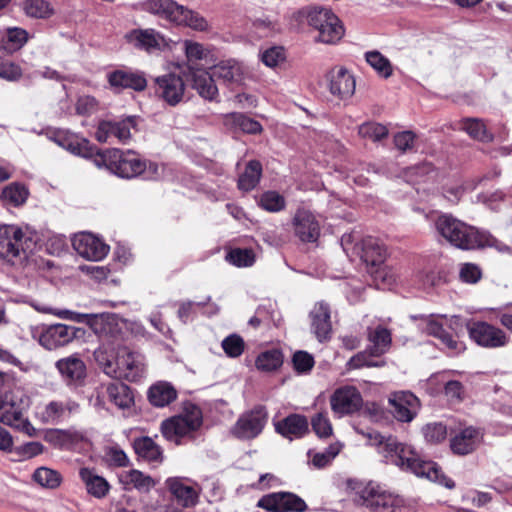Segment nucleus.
Masks as SVG:
<instances>
[{"label": "nucleus", "mask_w": 512, "mask_h": 512, "mask_svg": "<svg viewBox=\"0 0 512 512\" xmlns=\"http://www.w3.org/2000/svg\"><path fill=\"white\" fill-rule=\"evenodd\" d=\"M33 479L42 487L49 489L57 488L62 481L61 475L57 471L47 467L36 469L33 474Z\"/></svg>", "instance_id": "de8ad7c7"}, {"label": "nucleus", "mask_w": 512, "mask_h": 512, "mask_svg": "<svg viewBox=\"0 0 512 512\" xmlns=\"http://www.w3.org/2000/svg\"><path fill=\"white\" fill-rule=\"evenodd\" d=\"M146 10L177 25L205 32L210 29L209 22L200 13L188 9L174 0H147Z\"/></svg>", "instance_id": "39448f33"}, {"label": "nucleus", "mask_w": 512, "mask_h": 512, "mask_svg": "<svg viewBox=\"0 0 512 512\" xmlns=\"http://www.w3.org/2000/svg\"><path fill=\"white\" fill-rule=\"evenodd\" d=\"M273 424L275 431L289 440L302 438L309 432L308 420L300 414H290Z\"/></svg>", "instance_id": "bb28decb"}, {"label": "nucleus", "mask_w": 512, "mask_h": 512, "mask_svg": "<svg viewBox=\"0 0 512 512\" xmlns=\"http://www.w3.org/2000/svg\"><path fill=\"white\" fill-rule=\"evenodd\" d=\"M6 41L4 49L13 52L20 49L27 41V32L21 28H9L3 39Z\"/></svg>", "instance_id": "3c124183"}, {"label": "nucleus", "mask_w": 512, "mask_h": 512, "mask_svg": "<svg viewBox=\"0 0 512 512\" xmlns=\"http://www.w3.org/2000/svg\"><path fill=\"white\" fill-rule=\"evenodd\" d=\"M257 507L268 512H305L306 502L292 492H274L261 497Z\"/></svg>", "instance_id": "4468645a"}, {"label": "nucleus", "mask_w": 512, "mask_h": 512, "mask_svg": "<svg viewBox=\"0 0 512 512\" xmlns=\"http://www.w3.org/2000/svg\"><path fill=\"white\" fill-rule=\"evenodd\" d=\"M358 133L363 138L379 141L387 137L388 129L380 123L367 122L359 126Z\"/></svg>", "instance_id": "5fc2aeb1"}, {"label": "nucleus", "mask_w": 512, "mask_h": 512, "mask_svg": "<svg viewBox=\"0 0 512 512\" xmlns=\"http://www.w3.org/2000/svg\"><path fill=\"white\" fill-rule=\"evenodd\" d=\"M312 331L319 341L330 337L332 325L330 320V308L324 302L315 304L310 312Z\"/></svg>", "instance_id": "c756f323"}, {"label": "nucleus", "mask_w": 512, "mask_h": 512, "mask_svg": "<svg viewBox=\"0 0 512 512\" xmlns=\"http://www.w3.org/2000/svg\"><path fill=\"white\" fill-rule=\"evenodd\" d=\"M262 175V165L257 160H251L244 172L239 176L238 187L243 191H250L259 183Z\"/></svg>", "instance_id": "a19ab883"}, {"label": "nucleus", "mask_w": 512, "mask_h": 512, "mask_svg": "<svg viewBox=\"0 0 512 512\" xmlns=\"http://www.w3.org/2000/svg\"><path fill=\"white\" fill-rule=\"evenodd\" d=\"M78 407L71 399L52 400L38 408L37 417L44 424L57 425L69 418Z\"/></svg>", "instance_id": "5701e85b"}, {"label": "nucleus", "mask_w": 512, "mask_h": 512, "mask_svg": "<svg viewBox=\"0 0 512 512\" xmlns=\"http://www.w3.org/2000/svg\"><path fill=\"white\" fill-rule=\"evenodd\" d=\"M464 130L474 139L490 141L492 136L487 132L485 124L477 119H468L464 122Z\"/></svg>", "instance_id": "4d7b16f0"}, {"label": "nucleus", "mask_w": 512, "mask_h": 512, "mask_svg": "<svg viewBox=\"0 0 512 512\" xmlns=\"http://www.w3.org/2000/svg\"><path fill=\"white\" fill-rule=\"evenodd\" d=\"M153 89L159 100L175 107L184 100L186 85L181 75L169 72L154 79Z\"/></svg>", "instance_id": "9d476101"}, {"label": "nucleus", "mask_w": 512, "mask_h": 512, "mask_svg": "<svg viewBox=\"0 0 512 512\" xmlns=\"http://www.w3.org/2000/svg\"><path fill=\"white\" fill-rule=\"evenodd\" d=\"M258 204L268 212H279L285 208V199L276 191H266L260 196Z\"/></svg>", "instance_id": "8fccbe9b"}, {"label": "nucleus", "mask_w": 512, "mask_h": 512, "mask_svg": "<svg viewBox=\"0 0 512 512\" xmlns=\"http://www.w3.org/2000/svg\"><path fill=\"white\" fill-rule=\"evenodd\" d=\"M384 453L389 461L401 469L409 470L417 476L439 482L448 488L454 487V482L442 474L437 463L422 460L411 446L397 442L392 436L387 437L385 441Z\"/></svg>", "instance_id": "f03ea898"}, {"label": "nucleus", "mask_w": 512, "mask_h": 512, "mask_svg": "<svg viewBox=\"0 0 512 512\" xmlns=\"http://www.w3.org/2000/svg\"><path fill=\"white\" fill-rule=\"evenodd\" d=\"M470 338L479 346L485 348L504 347L508 343L506 333L487 322L474 321L467 323Z\"/></svg>", "instance_id": "2eb2a0df"}, {"label": "nucleus", "mask_w": 512, "mask_h": 512, "mask_svg": "<svg viewBox=\"0 0 512 512\" xmlns=\"http://www.w3.org/2000/svg\"><path fill=\"white\" fill-rule=\"evenodd\" d=\"M202 424V412L194 404H187L183 413L166 419L161 424L162 435L176 444L180 439L196 431Z\"/></svg>", "instance_id": "0eeeda50"}, {"label": "nucleus", "mask_w": 512, "mask_h": 512, "mask_svg": "<svg viewBox=\"0 0 512 512\" xmlns=\"http://www.w3.org/2000/svg\"><path fill=\"white\" fill-rule=\"evenodd\" d=\"M85 334L83 328L66 324L48 326L40 335L39 342L47 350H54L66 346L76 338Z\"/></svg>", "instance_id": "f3484780"}, {"label": "nucleus", "mask_w": 512, "mask_h": 512, "mask_svg": "<svg viewBox=\"0 0 512 512\" xmlns=\"http://www.w3.org/2000/svg\"><path fill=\"white\" fill-rule=\"evenodd\" d=\"M31 239L15 225H0V258L11 265H21L28 257Z\"/></svg>", "instance_id": "423d86ee"}, {"label": "nucleus", "mask_w": 512, "mask_h": 512, "mask_svg": "<svg viewBox=\"0 0 512 512\" xmlns=\"http://www.w3.org/2000/svg\"><path fill=\"white\" fill-rule=\"evenodd\" d=\"M221 346L228 357H239L245 348L242 337L237 334H231L222 340Z\"/></svg>", "instance_id": "6e6d98bb"}, {"label": "nucleus", "mask_w": 512, "mask_h": 512, "mask_svg": "<svg viewBox=\"0 0 512 512\" xmlns=\"http://www.w3.org/2000/svg\"><path fill=\"white\" fill-rule=\"evenodd\" d=\"M165 486L183 508L194 507L199 502L201 487L189 478L169 477L165 480Z\"/></svg>", "instance_id": "dca6fc26"}, {"label": "nucleus", "mask_w": 512, "mask_h": 512, "mask_svg": "<svg viewBox=\"0 0 512 512\" xmlns=\"http://www.w3.org/2000/svg\"><path fill=\"white\" fill-rule=\"evenodd\" d=\"M22 409L11 402L0 403V422L16 428H22L25 424Z\"/></svg>", "instance_id": "79ce46f5"}, {"label": "nucleus", "mask_w": 512, "mask_h": 512, "mask_svg": "<svg viewBox=\"0 0 512 512\" xmlns=\"http://www.w3.org/2000/svg\"><path fill=\"white\" fill-rule=\"evenodd\" d=\"M94 358L102 367L104 373L113 378L117 368V354L110 343H102L95 351Z\"/></svg>", "instance_id": "ea45409f"}, {"label": "nucleus", "mask_w": 512, "mask_h": 512, "mask_svg": "<svg viewBox=\"0 0 512 512\" xmlns=\"http://www.w3.org/2000/svg\"><path fill=\"white\" fill-rule=\"evenodd\" d=\"M56 367L61 375L69 382H76L85 377L86 366L84 362L76 356L58 360Z\"/></svg>", "instance_id": "473e14b6"}, {"label": "nucleus", "mask_w": 512, "mask_h": 512, "mask_svg": "<svg viewBox=\"0 0 512 512\" xmlns=\"http://www.w3.org/2000/svg\"><path fill=\"white\" fill-rule=\"evenodd\" d=\"M148 398L153 406L164 407L177 398V391L169 382L160 381L149 388Z\"/></svg>", "instance_id": "f704fd0d"}, {"label": "nucleus", "mask_w": 512, "mask_h": 512, "mask_svg": "<svg viewBox=\"0 0 512 512\" xmlns=\"http://www.w3.org/2000/svg\"><path fill=\"white\" fill-rule=\"evenodd\" d=\"M226 259L237 267H248L254 264L255 254L252 249L236 248L227 254Z\"/></svg>", "instance_id": "603ef678"}, {"label": "nucleus", "mask_w": 512, "mask_h": 512, "mask_svg": "<svg viewBox=\"0 0 512 512\" xmlns=\"http://www.w3.org/2000/svg\"><path fill=\"white\" fill-rule=\"evenodd\" d=\"M368 340L371 343L368 352H370V355L372 356H381L386 353L392 342L390 331L383 326H377L375 329H369Z\"/></svg>", "instance_id": "e433bc0d"}, {"label": "nucleus", "mask_w": 512, "mask_h": 512, "mask_svg": "<svg viewBox=\"0 0 512 512\" xmlns=\"http://www.w3.org/2000/svg\"><path fill=\"white\" fill-rule=\"evenodd\" d=\"M120 481L124 485H131L134 489L142 493L150 492L157 484L155 479L137 469H131L123 472L121 474Z\"/></svg>", "instance_id": "58836bf2"}, {"label": "nucleus", "mask_w": 512, "mask_h": 512, "mask_svg": "<svg viewBox=\"0 0 512 512\" xmlns=\"http://www.w3.org/2000/svg\"><path fill=\"white\" fill-rule=\"evenodd\" d=\"M367 63L382 77L388 78L393 69L388 58L378 51H369L365 54Z\"/></svg>", "instance_id": "49530a36"}, {"label": "nucleus", "mask_w": 512, "mask_h": 512, "mask_svg": "<svg viewBox=\"0 0 512 512\" xmlns=\"http://www.w3.org/2000/svg\"><path fill=\"white\" fill-rule=\"evenodd\" d=\"M105 461L109 466L126 467L129 464V458L119 447H108L105 450Z\"/></svg>", "instance_id": "052dcab7"}, {"label": "nucleus", "mask_w": 512, "mask_h": 512, "mask_svg": "<svg viewBox=\"0 0 512 512\" xmlns=\"http://www.w3.org/2000/svg\"><path fill=\"white\" fill-rule=\"evenodd\" d=\"M370 353L360 352L353 356L347 363L350 369H359L361 367H381L384 365L383 361H373L370 359Z\"/></svg>", "instance_id": "e2e57ef3"}, {"label": "nucleus", "mask_w": 512, "mask_h": 512, "mask_svg": "<svg viewBox=\"0 0 512 512\" xmlns=\"http://www.w3.org/2000/svg\"><path fill=\"white\" fill-rule=\"evenodd\" d=\"M27 197L28 190L23 185L17 183H12L6 186L1 193V200L3 204L13 207L24 204Z\"/></svg>", "instance_id": "c03bdc74"}, {"label": "nucleus", "mask_w": 512, "mask_h": 512, "mask_svg": "<svg viewBox=\"0 0 512 512\" xmlns=\"http://www.w3.org/2000/svg\"><path fill=\"white\" fill-rule=\"evenodd\" d=\"M97 110V101L92 96H81L76 102V112L79 115H91Z\"/></svg>", "instance_id": "774afa93"}, {"label": "nucleus", "mask_w": 512, "mask_h": 512, "mask_svg": "<svg viewBox=\"0 0 512 512\" xmlns=\"http://www.w3.org/2000/svg\"><path fill=\"white\" fill-rule=\"evenodd\" d=\"M187 77L191 86L198 94L208 100H213L218 95V88L215 84L213 73L195 66L187 67Z\"/></svg>", "instance_id": "a878e982"}, {"label": "nucleus", "mask_w": 512, "mask_h": 512, "mask_svg": "<svg viewBox=\"0 0 512 512\" xmlns=\"http://www.w3.org/2000/svg\"><path fill=\"white\" fill-rule=\"evenodd\" d=\"M390 412L400 422H411L419 410V400L411 392H395L389 399Z\"/></svg>", "instance_id": "412c9836"}, {"label": "nucleus", "mask_w": 512, "mask_h": 512, "mask_svg": "<svg viewBox=\"0 0 512 512\" xmlns=\"http://www.w3.org/2000/svg\"><path fill=\"white\" fill-rule=\"evenodd\" d=\"M356 502L373 512H396L402 504L399 497L375 483H368L358 491Z\"/></svg>", "instance_id": "1a4fd4ad"}, {"label": "nucleus", "mask_w": 512, "mask_h": 512, "mask_svg": "<svg viewBox=\"0 0 512 512\" xmlns=\"http://www.w3.org/2000/svg\"><path fill=\"white\" fill-rule=\"evenodd\" d=\"M482 440L483 433L480 429L469 426L450 439V448L454 454L464 456L474 452Z\"/></svg>", "instance_id": "393cba45"}, {"label": "nucleus", "mask_w": 512, "mask_h": 512, "mask_svg": "<svg viewBox=\"0 0 512 512\" xmlns=\"http://www.w3.org/2000/svg\"><path fill=\"white\" fill-rule=\"evenodd\" d=\"M329 92L340 100L351 98L355 93L356 81L345 67H334L327 74Z\"/></svg>", "instance_id": "4be33fe9"}, {"label": "nucleus", "mask_w": 512, "mask_h": 512, "mask_svg": "<svg viewBox=\"0 0 512 512\" xmlns=\"http://www.w3.org/2000/svg\"><path fill=\"white\" fill-rule=\"evenodd\" d=\"M298 16L317 32L316 42L335 45L345 34L342 21L330 8L306 6L298 11Z\"/></svg>", "instance_id": "20e7f679"}, {"label": "nucleus", "mask_w": 512, "mask_h": 512, "mask_svg": "<svg viewBox=\"0 0 512 512\" xmlns=\"http://www.w3.org/2000/svg\"><path fill=\"white\" fill-rule=\"evenodd\" d=\"M415 138L411 131L399 132L394 136V144L398 150L406 152L414 147Z\"/></svg>", "instance_id": "338daca9"}, {"label": "nucleus", "mask_w": 512, "mask_h": 512, "mask_svg": "<svg viewBox=\"0 0 512 512\" xmlns=\"http://www.w3.org/2000/svg\"><path fill=\"white\" fill-rule=\"evenodd\" d=\"M283 363V355L277 350H268L258 355L255 365L258 370L270 372L278 369Z\"/></svg>", "instance_id": "a18cd8bd"}, {"label": "nucleus", "mask_w": 512, "mask_h": 512, "mask_svg": "<svg viewBox=\"0 0 512 512\" xmlns=\"http://www.w3.org/2000/svg\"><path fill=\"white\" fill-rule=\"evenodd\" d=\"M99 157L109 171L121 178L131 179L142 174L146 179H157L160 176V167L157 163L143 160L132 150L111 148L99 154Z\"/></svg>", "instance_id": "7ed1b4c3"}, {"label": "nucleus", "mask_w": 512, "mask_h": 512, "mask_svg": "<svg viewBox=\"0 0 512 512\" xmlns=\"http://www.w3.org/2000/svg\"><path fill=\"white\" fill-rule=\"evenodd\" d=\"M55 141L75 155L88 157L93 154V148L90 146L89 141L84 138H79L73 134L62 132L58 133Z\"/></svg>", "instance_id": "4c0bfd02"}, {"label": "nucleus", "mask_w": 512, "mask_h": 512, "mask_svg": "<svg viewBox=\"0 0 512 512\" xmlns=\"http://www.w3.org/2000/svg\"><path fill=\"white\" fill-rule=\"evenodd\" d=\"M108 81L114 88L143 91L147 87L144 73L131 70H116L108 75Z\"/></svg>", "instance_id": "c85d7f7f"}, {"label": "nucleus", "mask_w": 512, "mask_h": 512, "mask_svg": "<svg viewBox=\"0 0 512 512\" xmlns=\"http://www.w3.org/2000/svg\"><path fill=\"white\" fill-rule=\"evenodd\" d=\"M435 229L441 237L459 249L473 250L494 247L500 252L510 251L508 246L498 241L489 232L478 230L449 214L437 217Z\"/></svg>", "instance_id": "f257e3e1"}, {"label": "nucleus", "mask_w": 512, "mask_h": 512, "mask_svg": "<svg viewBox=\"0 0 512 512\" xmlns=\"http://www.w3.org/2000/svg\"><path fill=\"white\" fill-rule=\"evenodd\" d=\"M133 448L141 459L151 464L158 465L163 462V450L148 436L134 439Z\"/></svg>", "instance_id": "2f4dec72"}, {"label": "nucleus", "mask_w": 512, "mask_h": 512, "mask_svg": "<svg viewBox=\"0 0 512 512\" xmlns=\"http://www.w3.org/2000/svg\"><path fill=\"white\" fill-rule=\"evenodd\" d=\"M215 80L228 86L241 85L248 75L246 66L236 59H226L210 67Z\"/></svg>", "instance_id": "b1692460"}, {"label": "nucleus", "mask_w": 512, "mask_h": 512, "mask_svg": "<svg viewBox=\"0 0 512 512\" xmlns=\"http://www.w3.org/2000/svg\"><path fill=\"white\" fill-rule=\"evenodd\" d=\"M136 117L130 116L119 121H101L95 132V138L101 143H107L115 137L121 143H127L131 138V129L136 127Z\"/></svg>", "instance_id": "a211bd4d"}, {"label": "nucleus", "mask_w": 512, "mask_h": 512, "mask_svg": "<svg viewBox=\"0 0 512 512\" xmlns=\"http://www.w3.org/2000/svg\"><path fill=\"white\" fill-rule=\"evenodd\" d=\"M23 9L32 18H48L53 14V9L45 0H26Z\"/></svg>", "instance_id": "09e8293b"}, {"label": "nucleus", "mask_w": 512, "mask_h": 512, "mask_svg": "<svg viewBox=\"0 0 512 512\" xmlns=\"http://www.w3.org/2000/svg\"><path fill=\"white\" fill-rule=\"evenodd\" d=\"M22 76V69L13 62H0V78L7 81H16Z\"/></svg>", "instance_id": "0e129e2a"}, {"label": "nucleus", "mask_w": 512, "mask_h": 512, "mask_svg": "<svg viewBox=\"0 0 512 512\" xmlns=\"http://www.w3.org/2000/svg\"><path fill=\"white\" fill-rule=\"evenodd\" d=\"M79 476L83 481L88 494L93 497L102 499L109 493L110 484L104 477L96 474L94 470L90 468H81Z\"/></svg>", "instance_id": "7c9ffc66"}, {"label": "nucleus", "mask_w": 512, "mask_h": 512, "mask_svg": "<svg viewBox=\"0 0 512 512\" xmlns=\"http://www.w3.org/2000/svg\"><path fill=\"white\" fill-rule=\"evenodd\" d=\"M74 250L83 258L90 261H100L104 259L108 252L109 246L95 235L82 232L76 234L72 240Z\"/></svg>", "instance_id": "aec40b11"}, {"label": "nucleus", "mask_w": 512, "mask_h": 512, "mask_svg": "<svg viewBox=\"0 0 512 512\" xmlns=\"http://www.w3.org/2000/svg\"><path fill=\"white\" fill-rule=\"evenodd\" d=\"M292 362L295 370L299 373L309 372L314 366L313 357L305 351L296 352L293 356Z\"/></svg>", "instance_id": "680f3d73"}, {"label": "nucleus", "mask_w": 512, "mask_h": 512, "mask_svg": "<svg viewBox=\"0 0 512 512\" xmlns=\"http://www.w3.org/2000/svg\"><path fill=\"white\" fill-rule=\"evenodd\" d=\"M267 419L268 413L265 407L256 406L238 418L232 428V434L238 439H254L263 431Z\"/></svg>", "instance_id": "f8f14e48"}, {"label": "nucleus", "mask_w": 512, "mask_h": 512, "mask_svg": "<svg viewBox=\"0 0 512 512\" xmlns=\"http://www.w3.org/2000/svg\"><path fill=\"white\" fill-rule=\"evenodd\" d=\"M114 318L111 316L96 317L92 323V328L100 338L105 339L114 334Z\"/></svg>", "instance_id": "13d9d810"}, {"label": "nucleus", "mask_w": 512, "mask_h": 512, "mask_svg": "<svg viewBox=\"0 0 512 512\" xmlns=\"http://www.w3.org/2000/svg\"><path fill=\"white\" fill-rule=\"evenodd\" d=\"M183 50L188 66H194L199 61H206L211 56V51L207 46L193 40H184Z\"/></svg>", "instance_id": "37998d69"}, {"label": "nucleus", "mask_w": 512, "mask_h": 512, "mask_svg": "<svg viewBox=\"0 0 512 512\" xmlns=\"http://www.w3.org/2000/svg\"><path fill=\"white\" fill-rule=\"evenodd\" d=\"M261 59L268 67H275L285 59L284 51L279 47H272L262 53Z\"/></svg>", "instance_id": "69168bd1"}, {"label": "nucleus", "mask_w": 512, "mask_h": 512, "mask_svg": "<svg viewBox=\"0 0 512 512\" xmlns=\"http://www.w3.org/2000/svg\"><path fill=\"white\" fill-rule=\"evenodd\" d=\"M124 41L133 49L144 51L148 54L164 51L169 47V42L160 32L152 28H135L124 35Z\"/></svg>", "instance_id": "9b49d317"}, {"label": "nucleus", "mask_w": 512, "mask_h": 512, "mask_svg": "<svg viewBox=\"0 0 512 512\" xmlns=\"http://www.w3.org/2000/svg\"><path fill=\"white\" fill-rule=\"evenodd\" d=\"M387 256L385 246L377 239L368 237L364 239L362 246V259L372 267L380 266Z\"/></svg>", "instance_id": "72a5a7b5"}, {"label": "nucleus", "mask_w": 512, "mask_h": 512, "mask_svg": "<svg viewBox=\"0 0 512 512\" xmlns=\"http://www.w3.org/2000/svg\"><path fill=\"white\" fill-rule=\"evenodd\" d=\"M295 234L302 242H315L320 235V226L315 216L306 210H298L293 219Z\"/></svg>", "instance_id": "cd10ccee"}, {"label": "nucleus", "mask_w": 512, "mask_h": 512, "mask_svg": "<svg viewBox=\"0 0 512 512\" xmlns=\"http://www.w3.org/2000/svg\"><path fill=\"white\" fill-rule=\"evenodd\" d=\"M108 400L119 409H127L133 405L131 389L124 383H110L105 387Z\"/></svg>", "instance_id": "c9c22d12"}, {"label": "nucleus", "mask_w": 512, "mask_h": 512, "mask_svg": "<svg viewBox=\"0 0 512 512\" xmlns=\"http://www.w3.org/2000/svg\"><path fill=\"white\" fill-rule=\"evenodd\" d=\"M422 433L426 442L438 444L446 439L447 428L442 423H428L422 428Z\"/></svg>", "instance_id": "864d4df0"}, {"label": "nucleus", "mask_w": 512, "mask_h": 512, "mask_svg": "<svg viewBox=\"0 0 512 512\" xmlns=\"http://www.w3.org/2000/svg\"><path fill=\"white\" fill-rule=\"evenodd\" d=\"M314 432L319 437H328L332 434V425L327 417V412H319L311 419Z\"/></svg>", "instance_id": "bf43d9fd"}, {"label": "nucleus", "mask_w": 512, "mask_h": 512, "mask_svg": "<svg viewBox=\"0 0 512 512\" xmlns=\"http://www.w3.org/2000/svg\"><path fill=\"white\" fill-rule=\"evenodd\" d=\"M460 322V318L453 316L448 319L444 315H429L421 319L420 328L428 335L433 336L440 340L444 348L453 354H459L465 350L463 342L454 339L453 335L449 333L445 326L455 329Z\"/></svg>", "instance_id": "6e6552de"}, {"label": "nucleus", "mask_w": 512, "mask_h": 512, "mask_svg": "<svg viewBox=\"0 0 512 512\" xmlns=\"http://www.w3.org/2000/svg\"><path fill=\"white\" fill-rule=\"evenodd\" d=\"M362 403L360 392L353 386L338 388L330 397L331 409L339 417L358 411Z\"/></svg>", "instance_id": "6ab92c4d"}, {"label": "nucleus", "mask_w": 512, "mask_h": 512, "mask_svg": "<svg viewBox=\"0 0 512 512\" xmlns=\"http://www.w3.org/2000/svg\"><path fill=\"white\" fill-rule=\"evenodd\" d=\"M113 378L136 382L146 374V364L142 354L122 348L117 352V368Z\"/></svg>", "instance_id": "ddd939ff"}]
</instances>
